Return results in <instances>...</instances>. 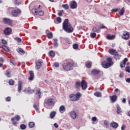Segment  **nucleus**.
I'll return each instance as SVG.
<instances>
[{
    "label": "nucleus",
    "mask_w": 130,
    "mask_h": 130,
    "mask_svg": "<svg viewBox=\"0 0 130 130\" xmlns=\"http://www.w3.org/2000/svg\"><path fill=\"white\" fill-rule=\"evenodd\" d=\"M111 102L112 103H114L116 100H117V96L114 95L110 96Z\"/></svg>",
    "instance_id": "a211bd4d"
},
{
    "label": "nucleus",
    "mask_w": 130,
    "mask_h": 130,
    "mask_svg": "<svg viewBox=\"0 0 130 130\" xmlns=\"http://www.w3.org/2000/svg\"><path fill=\"white\" fill-rule=\"evenodd\" d=\"M36 14H38L39 16H44V11L43 10H41L40 11H36L35 12Z\"/></svg>",
    "instance_id": "b1692460"
},
{
    "label": "nucleus",
    "mask_w": 130,
    "mask_h": 130,
    "mask_svg": "<svg viewBox=\"0 0 130 130\" xmlns=\"http://www.w3.org/2000/svg\"><path fill=\"white\" fill-rule=\"evenodd\" d=\"M91 120H92V121L95 122V121H96V120H97V117H93L92 118Z\"/></svg>",
    "instance_id": "680f3d73"
},
{
    "label": "nucleus",
    "mask_w": 130,
    "mask_h": 130,
    "mask_svg": "<svg viewBox=\"0 0 130 130\" xmlns=\"http://www.w3.org/2000/svg\"><path fill=\"white\" fill-rule=\"evenodd\" d=\"M100 29H104L105 28V26H104V24H102L100 25Z\"/></svg>",
    "instance_id": "13d9d810"
},
{
    "label": "nucleus",
    "mask_w": 130,
    "mask_h": 130,
    "mask_svg": "<svg viewBox=\"0 0 130 130\" xmlns=\"http://www.w3.org/2000/svg\"><path fill=\"white\" fill-rule=\"evenodd\" d=\"M85 67L87 69H91L92 68V62H89L86 63Z\"/></svg>",
    "instance_id": "c756f323"
},
{
    "label": "nucleus",
    "mask_w": 130,
    "mask_h": 130,
    "mask_svg": "<svg viewBox=\"0 0 130 130\" xmlns=\"http://www.w3.org/2000/svg\"><path fill=\"white\" fill-rule=\"evenodd\" d=\"M2 43H3V44H5V45L8 43L7 41H6L5 40H2Z\"/></svg>",
    "instance_id": "bf43d9fd"
},
{
    "label": "nucleus",
    "mask_w": 130,
    "mask_h": 130,
    "mask_svg": "<svg viewBox=\"0 0 130 130\" xmlns=\"http://www.w3.org/2000/svg\"><path fill=\"white\" fill-rule=\"evenodd\" d=\"M54 66L55 67V68H58V67H59V63L55 62L54 63Z\"/></svg>",
    "instance_id": "5fc2aeb1"
},
{
    "label": "nucleus",
    "mask_w": 130,
    "mask_h": 130,
    "mask_svg": "<svg viewBox=\"0 0 130 130\" xmlns=\"http://www.w3.org/2000/svg\"><path fill=\"white\" fill-rule=\"evenodd\" d=\"M6 101H7V102H10V101H11V97L8 96L6 98Z\"/></svg>",
    "instance_id": "6e6d98bb"
},
{
    "label": "nucleus",
    "mask_w": 130,
    "mask_h": 130,
    "mask_svg": "<svg viewBox=\"0 0 130 130\" xmlns=\"http://www.w3.org/2000/svg\"><path fill=\"white\" fill-rule=\"evenodd\" d=\"M53 36V35H52V32H51V31L47 34V37H48V38H49V39H51Z\"/></svg>",
    "instance_id": "72a5a7b5"
},
{
    "label": "nucleus",
    "mask_w": 130,
    "mask_h": 130,
    "mask_svg": "<svg viewBox=\"0 0 130 130\" xmlns=\"http://www.w3.org/2000/svg\"><path fill=\"white\" fill-rule=\"evenodd\" d=\"M54 46L55 47H57V46H58V43H57V42L54 43Z\"/></svg>",
    "instance_id": "69168bd1"
},
{
    "label": "nucleus",
    "mask_w": 130,
    "mask_h": 130,
    "mask_svg": "<svg viewBox=\"0 0 130 130\" xmlns=\"http://www.w3.org/2000/svg\"><path fill=\"white\" fill-rule=\"evenodd\" d=\"M126 82L127 83H130V78H127V79H126Z\"/></svg>",
    "instance_id": "774afa93"
},
{
    "label": "nucleus",
    "mask_w": 130,
    "mask_h": 130,
    "mask_svg": "<svg viewBox=\"0 0 130 130\" xmlns=\"http://www.w3.org/2000/svg\"><path fill=\"white\" fill-rule=\"evenodd\" d=\"M112 12H113V13H116L117 12H118V8L112 9Z\"/></svg>",
    "instance_id": "864d4df0"
},
{
    "label": "nucleus",
    "mask_w": 130,
    "mask_h": 130,
    "mask_svg": "<svg viewBox=\"0 0 130 130\" xmlns=\"http://www.w3.org/2000/svg\"><path fill=\"white\" fill-rule=\"evenodd\" d=\"M122 38L125 40H127L129 38V33L126 31H123V34L122 36Z\"/></svg>",
    "instance_id": "9b49d317"
},
{
    "label": "nucleus",
    "mask_w": 130,
    "mask_h": 130,
    "mask_svg": "<svg viewBox=\"0 0 130 130\" xmlns=\"http://www.w3.org/2000/svg\"><path fill=\"white\" fill-rule=\"evenodd\" d=\"M121 112H122V111H121L120 107H119V106H117V113L119 114V113H121Z\"/></svg>",
    "instance_id": "f704fd0d"
},
{
    "label": "nucleus",
    "mask_w": 130,
    "mask_h": 130,
    "mask_svg": "<svg viewBox=\"0 0 130 130\" xmlns=\"http://www.w3.org/2000/svg\"><path fill=\"white\" fill-rule=\"evenodd\" d=\"M56 114V112L54 111H52V112H51V113L50 114V118L52 119V118H53L55 116Z\"/></svg>",
    "instance_id": "7c9ffc66"
},
{
    "label": "nucleus",
    "mask_w": 130,
    "mask_h": 130,
    "mask_svg": "<svg viewBox=\"0 0 130 130\" xmlns=\"http://www.w3.org/2000/svg\"><path fill=\"white\" fill-rule=\"evenodd\" d=\"M63 13V10L59 11L58 13V15L60 17H61V16H62Z\"/></svg>",
    "instance_id": "8fccbe9b"
},
{
    "label": "nucleus",
    "mask_w": 130,
    "mask_h": 130,
    "mask_svg": "<svg viewBox=\"0 0 130 130\" xmlns=\"http://www.w3.org/2000/svg\"><path fill=\"white\" fill-rule=\"evenodd\" d=\"M23 84V82L22 81H19L18 84V89L17 91L18 93H21V91H22V87H23L22 85Z\"/></svg>",
    "instance_id": "ddd939ff"
},
{
    "label": "nucleus",
    "mask_w": 130,
    "mask_h": 130,
    "mask_svg": "<svg viewBox=\"0 0 130 130\" xmlns=\"http://www.w3.org/2000/svg\"><path fill=\"white\" fill-rule=\"evenodd\" d=\"M10 62H11V63H12V64L13 66H16L17 65V63L16 62V61H15V60H14L12 59H10Z\"/></svg>",
    "instance_id": "a19ab883"
},
{
    "label": "nucleus",
    "mask_w": 130,
    "mask_h": 130,
    "mask_svg": "<svg viewBox=\"0 0 130 130\" xmlns=\"http://www.w3.org/2000/svg\"><path fill=\"white\" fill-rule=\"evenodd\" d=\"M5 60L4 59V58L3 57H0V62H4Z\"/></svg>",
    "instance_id": "e2e57ef3"
},
{
    "label": "nucleus",
    "mask_w": 130,
    "mask_h": 130,
    "mask_svg": "<svg viewBox=\"0 0 130 130\" xmlns=\"http://www.w3.org/2000/svg\"><path fill=\"white\" fill-rule=\"evenodd\" d=\"M91 74L93 76H97L100 74V70H93L91 71Z\"/></svg>",
    "instance_id": "412c9836"
},
{
    "label": "nucleus",
    "mask_w": 130,
    "mask_h": 130,
    "mask_svg": "<svg viewBox=\"0 0 130 130\" xmlns=\"http://www.w3.org/2000/svg\"><path fill=\"white\" fill-rule=\"evenodd\" d=\"M81 86L82 90H86L88 87V83L87 81L84 80H82L81 82Z\"/></svg>",
    "instance_id": "9d476101"
},
{
    "label": "nucleus",
    "mask_w": 130,
    "mask_h": 130,
    "mask_svg": "<svg viewBox=\"0 0 130 130\" xmlns=\"http://www.w3.org/2000/svg\"><path fill=\"white\" fill-rule=\"evenodd\" d=\"M75 88L76 90H80L81 88V82L77 81L75 83Z\"/></svg>",
    "instance_id": "4be33fe9"
},
{
    "label": "nucleus",
    "mask_w": 130,
    "mask_h": 130,
    "mask_svg": "<svg viewBox=\"0 0 130 130\" xmlns=\"http://www.w3.org/2000/svg\"><path fill=\"white\" fill-rule=\"evenodd\" d=\"M42 93V92H41L40 88L37 89V90L36 91V94L38 95V98H39V99L41 98V94Z\"/></svg>",
    "instance_id": "aec40b11"
},
{
    "label": "nucleus",
    "mask_w": 130,
    "mask_h": 130,
    "mask_svg": "<svg viewBox=\"0 0 130 130\" xmlns=\"http://www.w3.org/2000/svg\"><path fill=\"white\" fill-rule=\"evenodd\" d=\"M5 76L7 77V78H11L12 75H11V69H8L5 72Z\"/></svg>",
    "instance_id": "6ab92c4d"
},
{
    "label": "nucleus",
    "mask_w": 130,
    "mask_h": 130,
    "mask_svg": "<svg viewBox=\"0 0 130 130\" xmlns=\"http://www.w3.org/2000/svg\"><path fill=\"white\" fill-rule=\"evenodd\" d=\"M94 96L96 97H102V93L101 92L98 91L94 93Z\"/></svg>",
    "instance_id": "2f4dec72"
},
{
    "label": "nucleus",
    "mask_w": 130,
    "mask_h": 130,
    "mask_svg": "<svg viewBox=\"0 0 130 130\" xmlns=\"http://www.w3.org/2000/svg\"><path fill=\"white\" fill-rule=\"evenodd\" d=\"M27 93H28L29 94H32V93H34V90L28 89L27 90Z\"/></svg>",
    "instance_id": "a18cd8bd"
},
{
    "label": "nucleus",
    "mask_w": 130,
    "mask_h": 130,
    "mask_svg": "<svg viewBox=\"0 0 130 130\" xmlns=\"http://www.w3.org/2000/svg\"><path fill=\"white\" fill-rule=\"evenodd\" d=\"M21 13H22V11H21V10H20V9L19 8H17V9L14 10L11 12V15L12 17H17L18 16H20Z\"/></svg>",
    "instance_id": "423d86ee"
},
{
    "label": "nucleus",
    "mask_w": 130,
    "mask_h": 130,
    "mask_svg": "<svg viewBox=\"0 0 130 130\" xmlns=\"http://www.w3.org/2000/svg\"><path fill=\"white\" fill-rule=\"evenodd\" d=\"M96 35H97L96 34V33L93 32L90 34V37H91V38H95V37H96Z\"/></svg>",
    "instance_id": "de8ad7c7"
},
{
    "label": "nucleus",
    "mask_w": 130,
    "mask_h": 130,
    "mask_svg": "<svg viewBox=\"0 0 130 130\" xmlns=\"http://www.w3.org/2000/svg\"><path fill=\"white\" fill-rule=\"evenodd\" d=\"M20 128L21 129H26V125L24 124H22L20 125Z\"/></svg>",
    "instance_id": "49530a36"
},
{
    "label": "nucleus",
    "mask_w": 130,
    "mask_h": 130,
    "mask_svg": "<svg viewBox=\"0 0 130 130\" xmlns=\"http://www.w3.org/2000/svg\"><path fill=\"white\" fill-rule=\"evenodd\" d=\"M15 119H16L17 121H19V120L21 119V117L18 115H16L15 117L11 118V121L12 122V124H13V125H15V124H16L17 123V121H15Z\"/></svg>",
    "instance_id": "1a4fd4ad"
},
{
    "label": "nucleus",
    "mask_w": 130,
    "mask_h": 130,
    "mask_svg": "<svg viewBox=\"0 0 130 130\" xmlns=\"http://www.w3.org/2000/svg\"><path fill=\"white\" fill-rule=\"evenodd\" d=\"M43 61H42V60H38L36 61V69L37 70H39L40 68H41V64H42Z\"/></svg>",
    "instance_id": "f8f14e48"
},
{
    "label": "nucleus",
    "mask_w": 130,
    "mask_h": 130,
    "mask_svg": "<svg viewBox=\"0 0 130 130\" xmlns=\"http://www.w3.org/2000/svg\"><path fill=\"white\" fill-rule=\"evenodd\" d=\"M82 97V94L81 92H78L76 94L72 93L69 95V98L70 101H72L73 102H76V101H79L80 100V98Z\"/></svg>",
    "instance_id": "f03ea898"
},
{
    "label": "nucleus",
    "mask_w": 130,
    "mask_h": 130,
    "mask_svg": "<svg viewBox=\"0 0 130 130\" xmlns=\"http://www.w3.org/2000/svg\"><path fill=\"white\" fill-rule=\"evenodd\" d=\"M112 64H113V62H112V59H111V58H107V61H104L102 62V66L104 69H108V68H110Z\"/></svg>",
    "instance_id": "7ed1b4c3"
},
{
    "label": "nucleus",
    "mask_w": 130,
    "mask_h": 130,
    "mask_svg": "<svg viewBox=\"0 0 130 130\" xmlns=\"http://www.w3.org/2000/svg\"><path fill=\"white\" fill-rule=\"evenodd\" d=\"M125 11V8L124 7H123L119 11V14L120 16H122L123 15V14H124V12Z\"/></svg>",
    "instance_id": "cd10ccee"
},
{
    "label": "nucleus",
    "mask_w": 130,
    "mask_h": 130,
    "mask_svg": "<svg viewBox=\"0 0 130 130\" xmlns=\"http://www.w3.org/2000/svg\"><path fill=\"white\" fill-rule=\"evenodd\" d=\"M62 8H63V9H65L66 10H69V8H70V7L69 6V5L68 4H64L62 5Z\"/></svg>",
    "instance_id": "ea45409f"
},
{
    "label": "nucleus",
    "mask_w": 130,
    "mask_h": 130,
    "mask_svg": "<svg viewBox=\"0 0 130 130\" xmlns=\"http://www.w3.org/2000/svg\"><path fill=\"white\" fill-rule=\"evenodd\" d=\"M28 126L30 128H32V127H34L35 126V123L34 122H30L28 123Z\"/></svg>",
    "instance_id": "473e14b6"
},
{
    "label": "nucleus",
    "mask_w": 130,
    "mask_h": 130,
    "mask_svg": "<svg viewBox=\"0 0 130 130\" xmlns=\"http://www.w3.org/2000/svg\"><path fill=\"white\" fill-rule=\"evenodd\" d=\"M70 115L73 119H76L77 118V113L75 112V111L71 112L70 113Z\"/></svg>",
    "instance_id": "dca6fc26"
},
{
    "label": "nucleus",
    "mask_w": 130,
    "mask_h": 130,
    "mask_svg": "<svg viewBox=\"0 0 130 130\" xmlns=\"http://www.w3.org/2000/svg\"><path fill=\"white\" fill-rule=\"evenodd\" d=\"M59 111L60 113H63L66 111V107L64 106H61L59 107Z\"/></svg>",
    "instance_id": "a878e982"
},
{
    "label": "nucleus",
    "mask_w": 130,
    "mask_h": 130,
    "mask_svg": "<svg viewBox=\"0 0 130 130\" xmlns=\"http://www.w3.org/2000/svg\"><path fill=\"white\" fill-rule=\"evenodd\" d=\"M120 66L121 68H124V67H125V64L124 62L122 61L120 62Z\"/></svg>",
    "instance_id": "603ef678"
},
{
    "label": "nucleus",
    "mask_w": 130,
    "mask_h": 130,
    "mask_svg": "<svg viewBox=\"0 0 130 130\" xmlns=\"http://www.w3.org/2000/svg\"><path fill=\"white\" fill-rule=\"evenodd\" d=\"M109 53H110V54L115 55V56H114L115 58H117V57H119L120 56H119V54H117V51H116V50H114L113 49H110L109 50Z\"/></svg>",
    "instance_id": "0eeeda50"
},
{
    "label": "nucleus",
    "mask_w": 130,
    "mask_h": 130,
    "mask_svg": "<svg viewBox=\"0 0 130 130\" xmlns=\"http://www.w3.org/2000/svg\"><path fill=\"white\" fill-rule=\"evenodd\" d=\"M3 21L5 24H8V25L12 24V20L9 18H4Z\"/></svg>",
    "instance_id": "f3484780"
},
{
    "label": "nucleus",
    "mask_w": 130,
    "mask_h": 130,
    "mask_svg": "<svg viewBox=\"0 0 130 130\" xmlns=\"http://www.w3.org/2000/svg\"><path fill=\"white\" fill-rule=\"evenodd\" d=\"M49 55L51 57H53L54 56H55V52L54 51H50L49 52Z\"/></svg>",
    "instance_id": "bb28decb"
},
{
    "label": "nucleus",
    "mask_w": 130,
    "mask_h": 130,
    "mask_svg": "<svg viewBox=\"0 0 130 130\" xmlns=\"http://www.w3.org/2000/svg\"><path fill=\"white\" fill-rule=\"evenodd\" d=\"M9 84L10 86H13L15 84V81L13 79H11L9 81Z\"/></svg>",
    "instance_id": "58836bf2"
},
{
    "label": "nucleus",
    "mask_w": 130,
    "mask_h": 130,
    "mask_svg": "<svg viewBox=\"0 0 130 130\" xmlns=\"http://www.w3.org/2000/svg\"><path fill=\"white\" fill-rule=\"evenodd\" d=\"M122 103H126V99L123 98L122 100Z\"/></svg>",
    "instance_id": "0e129e2a"
},
{
    "label": "nucleus",
    "mask_w": 130,
    "mask_h": 130,
    "mask_svg": "<svg viewBox=\"0 0 130 130\" xmlns=\"http://www.w3.org/2000/svg\"><path fill=\"white\" fill-rule=\"evenodd\" d=\"M77 7H78V5L77 4V2H76V1H73L72 3H71V5H70V8L71 9H76V8H77Z\"/></svg>",
    "instance_id": "2eb2a0df"
},
{
    "label": "nucleus",
    "mask_w": 130,
    "mask_h": 130,
    "mask_svg": "<svg viewBox=\"0 0 130 130\" xmlns=\"http://www.w3.org/2000/svg\"><path fill=\"white\" fill-rule=\"evenodd\" d=\"M66 42L67 43H68V44H72V41H71V39L69 38H66L65 39Z\"/></svg>",
    "instance_id": "79ce46f5"
},
{
    "label": "nucleus",
    "mask_w": 130,
    "mask_h": 130,
    "mask_svg": "<svg viewBox=\"0 0 130 130\" xmlns=\"http://www.w3.org/2000/svg\"><path fill=\"white\" fill-rule=\"evenodd\" d=\"M74 67V63L71 62L70 61L67 62L66 63H64L63 65V69L64 71H72L73 70V68Z\"/></svg>",
    "instance_id": "20e7f679"
},
{
    "label": "nucleus",
    "mask_w": 130,
    "mask_h": 130,
    "mask_svg": "<svg viewBox=\"0 0 130 130\" xmlns=\"http://www.w3.org/2000/svg\"><path fill=\"white\" fill-rule=\"evenodd\" d=\"M127 60H128V59H127V58H125L124 59V60L122 61V62L125 63V64H126V62L127 61Z\"/></svg>",
    "instance_id": "4d7b16f0"
},
{
    "label": "nucleus",
    "mask_w": 130,
    "mask_h": 130,
    "mask_svg": "<svg viewBox=\"0 0 130 130\" xmlns=\"http://www.w3.org/2000/svg\"><path fill=\"white\" fill-rule=\"evenodd\" d=\"M125 128V125L123 124V125H122V126H121V129H122V130H124Z\"/></svg>",
    "instance_id": "338daca9"
},
{
    "label": "nucleus",
    "mask_w": 130,
    "mask_h": 130,
    "mask_svg": "<svg viewBox=\"0 0 130 130\" xmlns=\"http://www.w3.org/2000/svg\"><path fill=\"white\" fill-rule=\"evenodd\" d=\"M4 34L6 36L12 34V28L11 27H6L3 31Z\"/></svg>",
    "instance_id": "6e6552de"
},
{
    "label": "nucleus",
    "mask_w": 130,
    "mask_h": 130,
    "mask_svg": "<svg viewBox=\"0 0 130 130\" xmlns=\"http://www.w3.org/2000/svg\"><path fill=\"white\" fill-rule=\"evenodd\" d=\"M34 108H35V110H36L37 111L38 110V106H37L36 105H34Z\"/></svg>",
    "instance_id": "052dcab7"
},
{
    "label": "nucleus",
    "mask_w": 130,
    "mask_h": 130,
    "mask_svg": "<svg viewBox=\"0 0 130 130\" xmlns=\"http://www.w3.org/2000/svg\"><path fill=\"white\" fill-rule=\"evenodd\" d=\"M62 29L68 33H72L74 31V28L70 23L69 19H66L62 23Z\"/></svg>",
    "instance_id": "f257e3e1"
},
{
    "label": "nucleus",
    "mask_w": 130,
    "mask_h": 130,
    "mask_svg": "<svg viewBox=\"0 0 130 130\" xmlns=\"http://www.w3.org/2000/svg\"><path fill=\"white\" fill-rule=\"evenodd\" d=\"M45 104L48 107L54 106L55 104V101L53 98H50L45 101Z\"/></svg>",
    "instance_id": "39448f33"
},
{
    "label": "nucleus",
    "mask_w": 130,
    "mask_h": 130,
    "mask_svg": "<svg viewBox=\"0 0 130 130\" xmlns=\"http://www.w3.org/2000/svg\"><path fill=\"white\" fill-rule=\"evenodd\" d=\"M17 51L19 53H20V54H24V53H25V51L22 48H18Z\"/></svg>",
    "instance_id": "c85d7f7f"
},
{
    "label": "nucleus",
    "mask_w": 130,
    "mask_h": 130,
    "mask_svg": "<svg viewBox=\"0 0 130 130\" xmlns=\"http://www.w3.org/2000/svg\"><path fill=\"white\" fill-rule=\"evenodd\" d=\"M29 78H28L29 81H33L34 80V72L33 71H30L29 72Z\"/></svg>",
    "instance_id": "4468645a"
},
{
    "label": "nucleus",
    "mask_w": 130,
    "mask_h": 130,
    "mask_svg": "<svg viewBox=\"0 0 130 130\" xmlns=\"http://www.w3.org/2000/svg\"><path fill=\"white\" fill-rule=\"evenodd\" d=\"M92 32H96V33H98V32H99V29L97 28L96 27H94L92 28Z\"/></svg>",
    "instance_id": "37998d69"
},
{
    "label": "nucleus",
    "mask_w": 130,
    "mask_h": 130,
    "mask_svg": "<svg viewBox=\"0 0 130 130\" xmlns=\"http://www.w3.org/2000/svg\"><path fill=\"white\" fill-rule=\"evenodd\" d=\"M107 39L108 40H113L114 38H115V36L114 35L111 36L110 35H108L106 37Z\"/></svg>",
    "instance_id": "5701e85b"
},
{
    "label": "nucleus",
    "mask_w": 130,
    "mask_h": 130,
    "mask_svg": "<svg viewBox=\"0 0 130 130\" xmlns=\"http://www.w3.org/2000/svg\"><path fill=\"white\" fill-rule=\"evenodd\" d=\"M13 3L16 5V6H20V5H21V2L18 0H14Z\"/></svg>",
    "instance_id": "e433bc0d"
},
{
    "label": "nucleus",
    "mask_w": 130,
    "mask_h": 130,
    "mask_svg": "<svg viewBox=\"0 0 130 130\" xmlns=\"http://www.w3.org/2000/svg\"><path fill=\"white\" fill-rule=\"evenodd\" d=\"M110 125L111 126H112V127H113L114 128H117V127H118V124L114 122L113 123H111Z\"/></svg>",
    "instance_id": "393cba45"
},
{
    "label": "nucleus",
    "mask_w": 130,
    "mask_h": 130,
    "mask_svg": "<svg viewBox=\"0 0 130 130\" xmlns=\"http://www.w3.org/2000/svg\"><path fill=\"white\" fill-rule=\"evenodd\" d=\"M125 71L127 73H130V67L127 66L125 67Z\"/></svg>",
    "instance_id": "09e8293b"
},
{
    "label": "nucleus",
    "mask_w": 130,
    "mask_h": 130,
    "mask_svg": "<svg viewBox=\"0 0 130 130\" xmlns=\"http://www.w3.org/2000/svg\"><path fill=\"white\" fill-rule=\"evenodd\" d=\"M14 40H15V41L17 42L18 43H21V42H22V39L20 38H15Z\"/></svg>",
    "instance_id": "c9c22d12"
},
{
    "label": "nucleus",
    "mask_w": 130,
    "mask_h": 130,
    "mask_svg": "<svg viewBox=\"0 0 130 130\" xmlns=\"http://www.w3.org/2000/svg\"><path fill=\"white\" fill-rule=\"evenodd\" d=\"M73 47L74 49H78V48H79V45H78L77 44H74L73 45Z\"/></svg>",
    "instance_id": "c03bdc74"
},
{
    "label": "nucleus",
    "mask_w": 130,
    "mask_h": 130,
    "mask_svg": "<svg viewBox=\"0 0 130 130\" xmlns=\"http://www.w3.org/2000/svg\"><path fill=\"white\" fill-rule=\"evenodd\" d=\"M2 48L5 51H7V52H9V51H10V50L9 49V48H8V47H7L6 45L2 46Z\"/></svg>",
    "instance_id": "4c0bfd02"
},
{
    "label": "nucleus",
    "mask_w": 130,
    "mask_h": 130,
    "mask_svg": "<svg viewBox=\"0 0 130 130\" xmlns=\"http://www.w3.org/2000/svg\"><path fill=\"white\" fill-rule=\"evenodd\" d=\"M56 21L58 23H61V18H60V17H57L56 18Z\"/></svg>",
    "instance_id": "3c124183"
}]
</instances>
